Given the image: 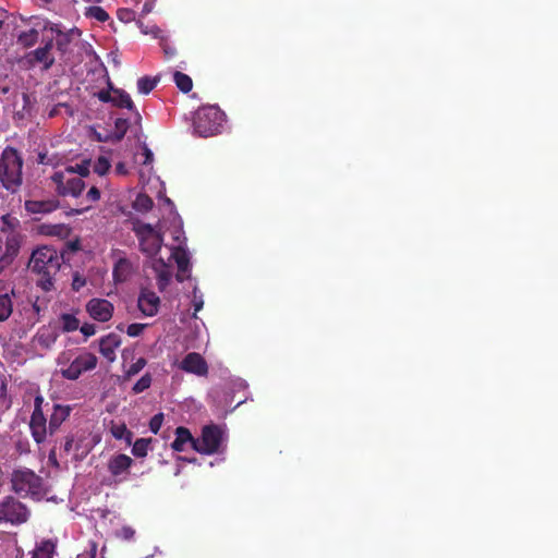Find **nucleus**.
<instances>
[{
    "label": "nucleus",
    "instance_id": "1",
    "mask_svg": "<svg viewBox=\"0 0 558 558\" xmlns=\"http://www.w3.org/2000/svg\"><path fill=\"white\" fill-rule=\"evenodd\" d=\"M63 256L52 246L37 247L29 258L28 268L37 275V286L45 291L54 289L57 274L61 269Z\"/></svg>",
    "mask_w": 558,
    "mask_h": 558
},
{
    "label": "nucleus",
    "instance_id": "2",
    "mask_svg": "<svg viewBox=\"0 0 558 558\" xmlns=\"http://www.w3.org/2000/svg\"><path fill=\"white\" fill-rule=\"evenodd\" d=\"M24 159L15 147L7 146L0 155V185L16 194L23 184Z\"/></svg>",
    "mask_w": 558,
    "mask_h": 558
},
{
    "label": "nucleus",
    "instance_id": "3",
    "mask_svg": "<svg viewBox=\"0 0 558 558\" xmlns=\"http://www.w3.org/2000/svg\"><path fill=\"white\" fill-rule=\"evenodd\" d=\"M226 114L223 110L216 105L202 106L196 110L193 120L194 131L203 137L215 136L221 132Z\"/></svg>",
    "mask_w": 558,
    "mask_h": 558
},
{
    "label": "nucleus",
    "instance_id": "4",
    "mask_svg": "<svg viewBox=\"0 0 558 558\" xmlns=\"http://www.w3.org/2000/svg\"><path fill=\"white\" fill-rule=\"evenodd\" d=\"M12 490L20 496H41L43 478L35 471L26 469H16L11 474Z\"/></svg>",
    "mask_w": 558,
    "mask_h": 558
},
{
    "label": "nucleus",
    "instance_id": "5",
    "mask_svg": "<svg viewBox=\"0 0 558 558\" xmlns=\"http://www.w3.org/2000/svg\"><path fill=\"white\" fill-rule=\"evenodd\" d=\"M29 514L28 507L13 496H7L0 501V523L23 524L27 522Z\"/></svg>",
    "mask_w": 558,
    "mask_h": 558
},
{
    "label": "nucleus",
    "instance_id": "6",
    "mask_svg": "<svg viewBox=\"0 0 558 558\" xmlns=\"http://www.w3.org/2000/svg\"><path fill=\"white\" fill-rule=\"evenodd\" d=\"M136 238L140 242V250L147 257H155L162 247L163 235L151 225H140L134 228Z\"/></svg>",
    "mask_w": 558,
    "mask_h": 558
},
{
    "label": "nucleus",
    "instance_id": "7",
    "mask_svg": "<svg viewBox=\"0 0 558 558\" xmlns=\"http://www.w3.org/2000/svg\"><path fill=\"white\" fill-rule=\"evenodd\" d=\"M223 440V432L217 424H209L202 429L199 438L193 442V449L203 454H215Z\"/></svg>",
    "mask_w": 558,
    "mask_h": 558
},
{
    "label": "nucleus",
    "instance_id": "8",
    "mask_svg": "<svg viewBox=\"0 0 558 558\" xmlns=\"http://www.w3.org/2000/svg\"><path fill=\"white\" fill-rule=\"evenodd\" d=\"M97 356L94 353L85 352L78 354L66 368L61 369V375L69 380H76L84 372L97 367Z\"/></svg>",
    "mask_w": 558,
    "mask_h": 558
},
{
    "label": "nucleus",
    "instance_id": "9",
    "mask_svg": "<svg viewBox=\"0 0 558 558\" xmlns=\"http://www.w3.org/2000/svg\"><path fill=\"white\" fill-rule=\"evenodd\" d=\"M51 179L52 183L56 184L58 194L62 196H80L85 189L83 179L76 177L68 178L64 172H54Z\"/></svg>",
    "mask_w": 558,
    "mask_h": 558
},
{
    "label": "nucleus",
    "instance_id": "10",
    "mask_svg": "<svg viewBox=\"0 0 558 558\" xmlns=\"http://www.w3.org/2000/svg\"><path fill=\"white\" fill-rule=\"evenodd\" d=\"M53 39L50 37L45 41L44 46L37 47L35 50L29 51L25 56V61L29 66L41 64L45 70L50 69L54 64V57L52 52Z\"/></svg>",
    "mask_w": 558,
    "mask_h": 558
},
{
    "label": "nucleus",
    "instance_id": "11",
    "mask_svg": "<svg viewBox=\"0 0 558 558\" xmlns=\"http://www.w3.org/2000/svg\"><path fill=\"white\" fill-rule=\"evenodd\" d=\"M179 368L187 372V374H194L197 376H206L209 372V366L206 363V360L197 352H191L184 355L179 364Z\"/></svg>",
    "mask_w": 558,
    "mask_h": 558
},
{
    "label": "nucleus",
    "instance_id": "12",
    "mask_svg": "<svg viewBox=\"0 0 558 558\" xmlns=\"http://www.w3.org/2000/svg\"><path fill=\"white\" fill-rule=\"evenodd\" d=\"M134 464V460L125 453L111 456L108 461V470L116 481L121 482L129 474L130 469Z\"/></svg>",
    "mask_w": 558,
    "mask_h": 558
},
{
    "label": "nucleus",
    "instance_id": "13",
    "mask_svg": "<svg viewBox=\"0 0 558 558\" xmlns=\"http://www.w3.org/2000/svg\"><path fill=\"white\" fill-rule=\"evenodd\" d=\"M138 310L145 316H155L159 311L160 296L155 291L142 289L137 300Z\"/></svg>",
    "mask_w": 558,
    "mask_h": 558
},
{
    "label": "nucleus",
    "instance_id": "14",
    "mask_svg": "<svg viewBox=\"0 0 558 558\" xmlns=\"http://www.w3.org/2000/svg\"><path fill=\"white\" fill-rule=\"evenodd\" d=\"M87 311L98 322H109L113 313V304L105 299H92L87 303Z\"/></svg>",
    "mask_w": 558,
    "mask_h": 558
},
{
    "label": "nucleus",
    "instance_id": "15",
    "mask_svg": "<svg viewBox=\"0 0 558 558\" xmlns=\"http://www.w3.org/2000/svg\"><path fill=\"white\" fill-rule=\"evenodd\" d=\"M96 440L85 432L74 433V460L82 461L92 451Z\"/></svg>",
    "mask_w": 558,
    "mask_h": 558
},
{
    "label": "nucleus",
    "instance_id": "16",
    "mask_svg": "<svg viewBox=\"0 0 558 558\" xmlns=\"http://www.w3.org/2000/svg\"><path fill=\"white\" fill-rule=\"evenodd\" d=\"M29 428L36 444H43L47 437V433H49L44 412H33L29 420Z\"/></svg>",
    "mask_w": 558,
    "mask_h": 558
},
{
    "label": "nucleus",
    "instance_id": "17",
    "mask_svg": "<svg viewBox=\"0 0 558 558\" xmlns=\"http://www.w3.org/2000/svg\"><path fill=\"white\" fill-rule=\"evenodd\" d=\"M121 345V336L117 332H110L99 339V353L110 363L117 359L116 350Z\"/></svg>",
    "mask_w": 558,
    "mask_h": 558
},
{
    "label": "nucleus",
    "instance_id": "18",
    "mask_svg": "<svg viewBox=\"0 0 558 558\" xmlns=\"http://www.w3.org/2000/svg\"><path fill=\"white\" fill-rule=\"evenodd\" d=\"M50 31L56 33V46L58 51L61 53H66L69 51V48L74 39L75 36L81 35V31L77 28H73L70 31H62L59 28L58 25H52L50 27Z\"/></svg>",
    "mask_w": 558,
    "mask_h": 558
},
{
    "label": "nucleus",
    "instance_id": "19",
    "mask_svg": "<svg viewBox=\"0 0 558 558\" xmlns=\"http://www.w3.org/2000/svg\"><path fill=\"white\" fill-rule=\"evenodd\" d=\"M71 414L70 405H61V403H54L52 407V412L49 417V434H54L58 432L60 425L65 422V420Z\"/></svg>",
    "mask_w": 558,
    "mask_h": 558
},
{
    "label": "nucleus",
    "instance_id": "20",
    "mask_svg": "<svg viewBox=\"0 0 558 558\" xmlns=\"http://www.w3.org/2000/svg\"><path fill=\"white\" fill-rule=\"evenodd\" d=\"M151 267L156 272L158 290L165 291L172 279V272L168 264H166L163 258H158L154 260Z\"/></svg>",
    "mask_w": 558,
    "mask_h": 558
},
{
    "label": "nucleus",
    "instance_id": "21",
    "mask_svg": "<svg viewBox=\"0 0 558 558\" xmlns=\"http://www.w3.org/2000/svg\"><path fill=\"white\" fill-rule=\"evenodd\" d=\"M132 263L125 257H120L113 265L112 278L116 282H123L129 279L132 274Z\"/></svg>",
    "mask_w": 558,
    "mask_h": 558
},
{
    "label": "nucleus",
    "instance_id": "22",
    "mask_svg": "<svg viewBox=\"0 0 558 558\" xmlns=\"http://www.w3.org/2000/svg\"><path fill=\"white\" fill-rule=\"evenodd\" d=\"M58 203L56 201L47 199V201H34L28 199L25 201L24 207L28 213H33V215H37V213H50L56 210Z\"/></svg>",
    "mask_w": 558,
    "mask_h": 558
},
{
    "label": "nucleus",
    "instance_id": "23",
    "mask_svg": "<svg viewBox=\"0 0 558 558\" xmlns=\"http://www.w3.org/2000/svg\"><path fill=\"white\" fill-rule=\"evenodd\" d=\"M57 549V541L41 539L32 550V558H53Z\"/></svg>",
    "mask_w": 558,
    "mask_h": 558
},
{
    "label": "nucleus",
    "instance_id": "24",
    "mask_svg": "<svg viewBox=\"0 0 558 558\" xmlns=\"http://www.w3.org/2000/svg\"><path fill=\"white\" fill-rule=\"evenodd\" d=\"M175 437L171 444V448L175 451H182L184 450V445L189 444L193 448V441L196 440V438H193V436L190 433V429L186 427H177L175 428Z\"/></svg>",
    "mask_w": 558,
    "mask_h": 558
},
{
    "label": "nucleus",
    "instance_id": "25",
    "mask_svg": "<svg viewBox=\"0 0 558 558\" xmlns=\"http://www.w3.org/2000/svg\"><path fill=\"white\" fill-rule=\"evenodd\" d=\"M14 295V291L12 290L10 293H0V322H7L9 316L13 312V301L12 296Z\"/></svg>",
    "mask_w": 558,
    "mask_h": 558
},
{
    "label": "nucleus",
    "instance_id": "26",
    "mask_svg": "<svg viewBox=\"0 0 558 558\" xmlns=\"http://www.w3.org/2000/svg\"><path fill=\"white\" fill-rule=\"evenodd\" d=\"M173 259L174 263L178 265L179 274H177L175 278L179 281H183L184 278L181 274H184V271H187L190 268V258L184 251H175L173 253Z\"/></svg>",
    "mask_w": 558,
    "mask_h": 558
},
{
    "label": "nucleus",
    "instance_id": "27",
    "mask_svg": "<svg viewBox=\"0 0 558 558\" xmlns=\"http://www.w3.org/2000/svg\"><path fill=\"white\" fill-rule=\"evenodd\" d=\"M112 105L117 107H124L129 110H135L134 102L132 101L130 94L125 93L124 89H113Z\"/></svg>",
    "mask_w": 558,
    "mask_h": 558
},
{
    "label": "nucleus",
    "instance_id": "28",
    "mask_svg": "<svg viewBox=\"0 0 558 558\" xmlns=\"http://www.w3.org/2000/svg\"><path fill=\"white\" fill-rule=\"evenodd\" d=\"M15 253L16 248L12 242L8 241L4 250L3 242L0 240V268H4V266L11 264Z\"/></svg>",
    "mask_w": 558,
    "mask_h": 558
},
{
    "label": "nucleus",
    "instance_id": "29",
    "mask_svg": "<svg viewBox=\"0 0 558 558\" xmlns=\"http://www.w3.org/2000/svg\"><path fill=\"white\" fill-rule=\"evenodd\" d=\"M173 81L182 93H189V90L193 88V81L191 80L189 74H185L183 72H174Z\"/></svg>",
    "mask_w": 558,
    "mask_h": 558
},
{
    "label": "nucleus",
    "instance_id": "30",
    "mask_svg": "<svg viewBox=\"0 0 558 558\" xmlns=\"http://www.w3.org/2000/svg\"><path fill=\"white\" fill-rule=\"evenodd\" d=\"M58 338V333L50 330V328H41L37 333V342L44 348H50V345L56 342Z\"/></svg>",
    "mask_w": 558,
    "mask_h": 558
},
{
    "label": "nucleus",
    "instance_id": "31",
    "mask_svg": "<svg viewBox=\"0 0 558 558\" xmlns=\"http://www.w3.org/2000/svg\"><path fill=\"white\" fill-rule=\"evenodd\" d=\"M61 320V330L64 332L76 331L80 327V322L75 315L71 314H62L60 316Z\"/></svg>",
    "mask_w": 558,
    "mask_h": 558
},
{
    "label": "nucleus",
    "instance_id": "32",
    "mask_svg": "<svg viewBox=\"0 0 558 558\" xmlns=\"http://www.w3.org/2000/svg\"><path fill=\"white\" fill-rule=\"evenodd\" d=\"M90 159H84L83 162L76 163L75 167L65 168V172L69 174L78 173L81 179L87 178V175L90 173Z\"/></svg>",
    "mask_w": 558,
    "mask_h": 558
},
{
    "label": "nucleus",
    "instance_id": "33",
    "mask_svg": "<svg viewBox=\"0 0 558 558\" xmlns=\"http://www.w3.org/2000/svg\"><path fill=\"white\" fill-rule=\"evenodd\" d=\"M111 433L116 439H125L128 444H131V440L133 438V433L130 432L128 426L122 424H116L111 427Z\"/></svg>",
    "mask_w": 558,
    "mask_h": 558
},
{
    "label": "nucleus",
    "instance_id": "34",
    "mask_svg": "<svg viewBox=\"0 0 558 558\" xmlns=\"http://www.w3.org/2000/svg\"><path fill=\"white\" fill-rule=\"evenodd\" d=\"M38 40L37 29H28L19 35V43L24 47H33Z\"/></svg>",
    "mask_w": 558,
    "mask_h": 558
},
{
    "label": "nucleus",
    "instance_id": "35",
    "mask_svg": "<svg viewBox=\"0 0 558 558\" xmlns=\"http://www.w3.org/2000/svg\"><path fill=\"white\" fill-rule=\"evenodd\" d=\"M158 84L157 78H151L149 76H143L137 80V89L141 94H149L154 88H156Z\"/></svg>",
    "mask_w": 558,
    "mask_h": 558
},
{
    "label": "nucleus",
    "instance_id": "36",
    "mask_svg": "<svg viewBox=\"0 0 558 558\" xmlns=\"http://www.w3.org/2000/svg\"><path fill=\"white\" fill-rule=\"evenodd\" d=\"M153 206H154V201H153L151 196H149L147 194H138L134 202V207L141 211L151 210Z\"/></svg>",
    "mask_w": 558,
    "mask_h": 558
},
{
    "label": "nucleus",
    "instance_id": "37",
    "mask_svg": "<svg viewBox=\"0 0 558 558\" xmlns=\"http://www.w3.org/2000/svg\"><path fill=\"white\" fill-rule=\"evenodd\" d=\"M149 439L146 438H137L133 445L132 453L136 457H145L147 456Z\"/></svg>",
    "mask_w": 558,
    "mask_h": 558
},
{
    "label": "nucleus",
    "instance_id": "38",
    "mask_svg": "<svg viewBox=\"0 0 558 558\" xmlns=\"http://www.w3.org/2000/svg\"><path fill=\"white\" fill-rule=\"evenodd\" d=\"M146 365H147L146 359H144V357L137 359L135 361V363L128 366V368L124 373V378L130 379V377L137 375L138 372H141L143 369V367H145Z\"/></svg>",
    "mask_w": 558,
    "mask_h": 558
},
{
    "label": "nucleus",
    "instance_id": "39",
    "mask_svg": "<svg viewBox=\"0 0 558 558\" xmlns=\"http://www.w3.org/2000/svg\"><path fill=\"white\" fill-rule=\"evenodd\" d=\"M110 167H111V163H110L109 158L100 156L94 162V172H96L99 175H104V174L108 173Z\"/></svg>",
    "mask_w": 558,
    "mask_h": 558
},
{
    "label": "nucleus",
    "instance_id": "40",
    "mask_svg": "<svg viewBox=\"0 0 558 558\" xmlns=\"http://www.w3.org/2000/svg\"><path fill=\"white\" fill-rule=\"evenodd\" d=\"M87 16H92V19H96L97 21L105 22L109 20V13L106 12L104 8L100 7H92L86 11Z\"/></svg>",
    "mask_w": 558,
    "mask_h": 558
},
{
    "label": "nucleus",
    "instance_id": "41",
    "mask_svg": "<svg viewBox=\"0 0 558 558\" xmlns=\"http://www.w3.org/2000/svg\"><path fill=\"white\" fill-rule=\"evenodd\" d=\"M151 374H145L141 377V379H138L135 385H133V392L134 393H140V392H143L145 390H147V388L150 387L151 385Z\"/></svg>",
    "mask_w": 558,
    "mask_h": 558
},
{
    "label": "nucleus",
    "instance_id": "42",
    "mask_svg": "<svg viewBox=\"0 0 558 558\" xmlns=\"http://www.w3.org/2000/svg\"><path fill=\"white\" fill-rule=\"evenodd\" d=\"M116 138L121 141L124 137L126 131L129 130V120L126 119H117L116 120Z\"/></svg>",
    "mask_w": 558,
    "mask_h": 558
},
{
    "label": "nucleus",
    "instance_id": "43",
    "mask_svg": "<svg viewBox=\"0 0 558 558\" xmlns=\"http://www.w3.org/2000/svg\"><path fill=\"white\" fill-rule=\"evenodd\" d=\"M75 434H66L63 438L62 450L65 454L74 456Z\"/></svg>",
    "mask_w": 558,
    "mask_h": 558
},
{
    "label": "nucleus",
    "instance_id": "44",
    "mask_svg": "<svg viewBox=\"0 0 558 558\" xmlns=\"http://www.w3.org/2000/svg\"><path fill=\"white\" fill-rule=\"evenodd\" d=\"M163 423V413H156L155 416L150 417L149 429L154 434H158Z\"/></svg>",
    "mask_w": 558,
    "mask_h": 558
},
{
    "label": "nucleus",
    "instance_id": "45",
    "mask_svg": "<svg viewBox=\"0 0 558 558\" xmlns=\"http://www.w3.org/2000/svg\"><path fill=\"white\" fill-rule=\"evenodd\" d=\"M145 327L146 325H143V323H132L131 325L128 326L126 332L129 337H138L140 333L143 332Z\"/></svg>",
    "mask_w": 558,
    "mask_h": 558
},
{
    "label": "nucleus",
    "instance_id": "46",
    "mask_svg": "<svg viewBox=\"0 0 558 558\" xmlns=\"http://www.w3.org/2000/svg\"><path fill=\"white\" fill-rule=\"evenodd\" d=\"M135 530L130 526H123L117 531V536L121 539L130 541L134 538Z\"/></svg>",
    "mask_w": 558,
    "mask_h": 558
},
{
    "label": "nucleus",
    "instance_id": "47",
    "mask_svg": "<svg viewBox=\"0 0 558 558\" xmlns=\"http://www.w3.org/2000/svg\"><path fill=\"white\" fill-rule=\"evenodd\" d=\"M0 400L4 403V407L8 409L12 404V400L8 397V384L7 381H2L0 385Z\"/></svg>",
    "mask_w": 558,
    "mask_h": 558
},
{
    "label": "nucleus",
    "instance_id": "48",
    "mask_svg": "<svg viewBox=\"0 0 558 558\" xmlns=\"http://www.w3.org/2000/svg\"><path fill=\"white\" fill-rule=\"evenodd\" d=\"M84 337H93L97 332V327L95 325H89V323H85L82 327H78Z\"/></svg>",
    "mask_w": 558,
    "mask_h": 558
},
{
    "label": "nucleus",
    "instance_id": "49",
    "mask_svg": "<svg viewBox=\"0 0 558 558\" xmlns=\"http://www.w3.org/2000/svg\"><path fill=\"white\" fill-rule=\"evenodd\" d=\"M87 199L90 202H97L100 198V191L96 187V185H93L92 189L87 192Z\"/></svg>",
    "mask_w": 558,
    "mask_h": 558
},
{
    "label": "nucleus",
    "instance_id": "50",
    "mask_svg": "<svg viewBox=\"0 0 558 558\" xmlns=\"http://www.w3.org/2000/svg\"><path fill=\"white\" fill-rule=\"evenodd\" d=\"M203 305H204V301L202 300V296H197L196 289H195L194 298H193L194 312L197 313L198 311H202Z\"/></svg>",
    "mask_w": 558,
    "mask_h": 558
},
{
    "label": "nucleus",
    "instance_id": "51",
    "mask_svg": "<svg viewBox=\"0 0 558 558\" xmlns=\"http://www.w3.org/2000/svg\"><path fill=\"white\" fill-rule=\"evenodd\" d=\"M44 397L41 395H38L35 397L34 400V411L33 412H44L43 411V403H44Z\"/></svg>",
    "mask_w": 558,
    "mask_h": 558
},
{
    "label": "nucleus",
    "instance_id": "52",
    "mask_svg": "<svg viewBox=\"0 0 558 558\" xmlns=\"http://www.w3.org/2000/svg\"><path fill=\"white\" fill-rule=\"evenodd\" d=\"M98 99L102 101H110L112 104L113 95H111L109 92H105L102 89L98 93Z\"/></svg>",
    "mask_w": 558,
    "mask_h": 558
},
{
    "label": "nucleus",
    "instance_id": "53",
    "mask_svg": "<svg viewBox=\"0 0 558 558\" xmlns=\"http://www.w3.org/2000/svg\"><path fill=\"white\" fill-rule=\"evenodd\" d=\"M129 171H128V168H126V165L125 162H117L116 165V173L118 174H126Z\"/></svg>",
    "mask_w": 558,
    "mask_h": 558
},
{
    "label": "nucleus",
    "instance_id": "54",
    "mask_svg": "<svg viewBox=\"0 0 558 558\" xmlns=\"http://www.w3.org/2000/svg\"><path fill=\"white\" fill-rule=\"evenodd\" d=\"M144 156H145L144 163H150L154 159V155H153L150 148L147 146L144 147Z\"/></svg>",
    "mask_w": 558,
    "mask_h": 558
},
{
    "label": "nucleus",
    "instance_id": "55",
    "mask_svg": "<svg viewBox=\"0 0 558 558\" xmlns=\"http://www.w3.org/2000/svg\"><path fill=\"white\" fill-rule=\"evenodd\" d=\"M84 284H85V279H80L78 277H74V280L72 282V287L74 290L78 291L80 289L83 288Z\"/></svg>",
    "mask_w": 558,
    "mask_h": 558
},
{
    "label": "nucleus",
    "instance_id": "56",
    "mask_svg": "<svg viewBox=\"0 0 558 558\" xmlns=\"http://www.w3.org/2000/svg\"><path fill=\"white\" fill-rule=\"evenodd\" d=\"M66 244L71 252H77V250L81 248V243L78 240L70 241Z\"/></svg>",
    "mask_w": 558,
    "mask_h": 558
},
{
    "label": "nucleus",
    "instance_id": "57",
    "mask_svg": "<svg viewBox=\"0 0 558 558\" xmlns=\"http://www.w3.org/2000/svg\"><path fill=\"white\" fill-rule=\"evenodd\" d=\"M7 19H8V10L0 9V29H1L3 23L5 22Z\"/></svg>",
    "mask_w": 558,
    "mask_h": 558
},
{
    "label": "nucleus",
    "instance_id": "58",
    "mask_svg": "<svg viewBox=\"0 0 558 558\" xmlns=\"http://www.w3.org/2000/svg\"><path fill=\"white\" fill-rule=\"evenodd\" d=\"M49 462H51V464L54 466H59V462H58L54 450H51L49 453Z\"/></svg>",
    "mask_w": 558,
    "mask_h": 558
},
{
    "label": "nucleus",
    "instance_id": "59",
    "mask_svg": "<svg viewBox=\"0 0 558 558\" xmlns=\"http://www.w3.org/2000/svg\"><path fill=\"white\" fill-rule=\"evenodd\" d=\"M89 207L90 206L88 205V206L83 207L82 209H74V213H75V215H81V213H83L84 210H87V208H89Z\"/></svg>",
    "mask_w": 558,
    "mask_h": 558
},
{
    "label": "nucleus",
    "instance_id": "60",
    "mask_svg": "<svg viewBox=\"0 0 558 558\" xmlns=\"http://www.w3.org/2000/svg\"><path fill=\"white\" fill-rule=\"evenodd\" d=\"M162 48L166 53H174V51H170V48H167V46H162Z\"/></svg>",
    "mask_w": 558,
    "mask_h": 558
},
{
    "label": "nucleus",
    "instance_id": "61",
    "mask_svg": "<svg viewBox=\"0 0 558 558\" xmlns=\"http://www.w3.org/2000/svg\"><path fill=\"white\" fill-rule=\"evenodd\" d=\"M33 307L36 313L40 312V306H38L37 304H34Z\"/></svg>",
    "mask_w": 558,
    "mask_h": 558
},
{
    "label": "nucleus",
    "instance_id": "62",
    "mask_svg": "<svg viewBox=\"0 0 558 558\" xmlns=\"http://www.w3.org/2000/svg\"><path fill=\"white\" fill-rule=\"evenodd\" d=\"M135 116H136V120L141 121L142 118H141V114H140V112L137 110H135Z\"/></svg>",
    "mask_w": 558,
    "mask_h": 558
},
{
    "label": "nucleus",
    "instance_id": "63",
    "mask_svg": "<svg viewBox=\"0 0 558 558\" xmlns=\"http://www.w3.org/2000/svg\"><path fill=\"white\" fill-rule=\"evenodd\" d=\"M87 1H92V3H100V1H102V0H87Z\"/></svg>",
    "mask_w": 558,
    "mask_h": 558
},
{
    "label": "nucleus",
    "instance_id": "64",
    "mask_svg": "<svg viewBox=\"0 0 558 558\" xmlns=\"http://www.w3.org/2000/svg\"><path fill=\"white\" fill-rule=\"evenodd\" d=\"M159 32H161L160 28H157L156 32H154L155 36H158Z\"/></svg>",
    "mask_w": 558,
    "mask_h": 558
}]
</instances>
